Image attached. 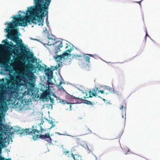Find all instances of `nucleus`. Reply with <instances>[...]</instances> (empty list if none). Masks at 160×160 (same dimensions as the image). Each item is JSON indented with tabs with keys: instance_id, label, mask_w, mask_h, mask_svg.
Returning a JSON list of instances; mask_svg holds the SVG:
<instances>
[{
	"instance_id": "f257e3e1",
	"label": "nucleus",
	"mask_w": 160,
	"mask_h": 160,
	"mask_svg": "<svg viewBox=\"0 0 160 160\" xmlns=\"http://www.w3.org/2000/svg\"><path fill=\"white\" fill-rule=\"evenodd\" d=\"M33 1L35 7L28 8L26 16H23L21 14H18V17L14 16L12 22L8 24V27L5 30L8 33H16L17 32L16 29L17 27L26 26L31 20L33 23L38 24L39 26L43 25L42 17L48 14V9L46 8L47 6L42 0Z\"/></svg>"
},
{
	"instance_id": "f03ea898",
	"label": "nucleus",
	"mask_w": 160,
	"mask_h": 160,
	"mask_svg": "<svg viewBox=\"0 0 160 160\" xmlns=\"http://www.w3.org/2000/svg\"><path fill=\"white\" fill-rule=\"evenodd\" d=\"M10 33L7 36V38L10 39L13 42L17 43H18V45H14L12 42H7V40H4L2 41V43L4 42V44H0V61L2 62L1 66H2L3 70L5 72H9L10 71V68L9 65V61L11 59L10 55H7L4 57L3 53L2 50L3 49H6L8 50L12 53H14L16 56H18L20 53L19 49L21 53L22 54H25V55L28 54V52L26 50V47L23 44L21 43L22 40L18 37H16L12 34L13 33L10 32Z\"/></svg>"
},
{
	"instance_id": "7ed1b4c3",
	"label": "nucleus",
	"mask_w": 160,
	"mask_h": 160,
	"mask_svg": "<svg viewBox=\"0 0 160 160\" xmlns=\"http://www.w3.org/2000/svg\"><path fill=\"white\" fill-rule=\"evenodd\" d=\"M6 80L8 88L11 93L18 91L21 87V85L19 83V78L15 77L13 75L10 74L9 79L7 78Z\"/></svg>"
},
{
	"instance_id": "20e7f679",
	"label": "nucleus",
	"mask_w": 160,
	"mask_h": 160,
	"mask_svg": "<svg viewBox=\"0 0 160 160\" xmlns=\"http://www.w3.org/2000/svg\"><path fill=\"white\" fill-rule=\"evenodd\" d=\"M39 131L37 129H26L22 131V134L24 135L28 134L32 135L34 140H36L38 138L42 139H44L48 142H51L52 139L50 136L49 133H47L44 135L40 134Z\"/></svg>"
},
{
	"instance_id": "39448f33",
	"label": "nucleus",
	"mask_w": 160,
	"mask_h": 160,
	"mask_svg": "<svg viewBox=\"0 0 160 160\" xmlns=\"http://www.w3.org/2000/svg\"><path fill=\"white\" fill-rule=\"evenodd\" d=\"M26 60L28 63L27 65L26 69L28 70H32L34 68V65L32 63H35L37 62V59L35 57H34V55L32 53H30L29 54H28L25 55Z\"/></svg>"
},
{
	"instance_id": "423d86ee",
	"label": "nucleus",
	"mask_w": 160,
	"mask_h": 160,
	"mask_svg": "<svg viewBox=\"0 0 160 160\" xmlns=\"http://www.w3.org/2000/svg\"><path fill=\"white\" fill-rule=\"evenodd\" d=\"M72 50L71 48L68 49L62 54V55H57L55 58V59L56 62H57L58 66H60L61 65H62V62L64 61L65 58H67L69 55H71V54L67 52H70Z\"/></svg>"
},
{
	"instance_id": "0eeeda50",
	"label": "nucleus",
	"mask_w": 160,
	"mask_h": 160,
	"mask_svg": "<svg viewBox=\"0 0 160 160\" xmlns=\"http://www.w3.org/2000/svg\"><path fill=\"white\" fill-rule=\"evenodd\" d=\"M5 97L3 93H0V112H3L4 108L6 105V102L5 101Z\"/></svg>"
},
{
	"instance_id": "6e6552de",
	"label": "nucleus",
	"mask_w": 160,
	"mask_h": 160,
	"mask_svg": "<svg viewBox=\"0 0 160 160\" xmlns=\"http://www.w3.org/2000/svg\"><path fill=\"white\" fill-rule=\"evenodd\" d=\"M54 46V50L56 52H58L60 48L62 47V41L61 40L57 41L53 44Z\"/></svg>"
},
{
	"instance_id": "1a4fd4ad",
	"label": "nucleus",
	"mask_w": 160,
	"mask_h": 160,
	"mask_svg": "<svg viewBox=\"0 0 160 160\" xmlns=\"http://www.w3.org/2000/svg\"><path fill=\"white\" fill-rule=\"evenodd\" d=\"M45 68L44 69V72L48 79H51L53 78V72L51 70V68H49L48 67L47 68V66L45 65Z\"/></svg>"
},
{
	"instance_id": "9d476101",
	"label": "nucleus",
	"mask_w": 160,
	"mask_h": 160,
	"mask_svg": "<svg viewBox=\"0 0 160 160\" xmlns=\"http://www.w3.org/2000/svg\"><path fill=\"white\" fill-rule=\"evenodd\" d=\"M2 125L0 123V131L2 129ZM3 141V135L0 133V153L1 152V149L4 148L5 145Z\"/></svg>"
},
{
	"instance_id": "9b49d317",
	"label": "nucleus",
	"mask_w": 160,
	"mask_h": 160,
	"mask_svg": "<svg viewBox=\"0 0 160 160\" xmlns=\"http://www.w3.org/2000/svg\"><path fill=\"white\" fill-rule=\"evenodd\" d=\"M50 94L49 91L47 90L43 92L42 93L40 97L42 99H47Z\"/></svg>"
},
{
	"instance_id": "f8f14e48",
	"label": "nucleus",
	"mask_w": 160,
	"mask_h": 160,
	"mask_svg": "<svg viewBox=\"0 0 160 160\" xmlns=\"http://www.w3.org/2000/svg\"><path fill=\"white\" fill-rule=\"evenodd\" d=\"M90 57H93V55L92 54H86L84 55L83 56L84 60L88 63V64H87V66H89L88 64L90 62Z\"/></svg>"
},
{
	"instance_id": "ddd939ff",
	"label": "nucleus",
	"mask_w": 160,
	"mask_h": 160,
	"mask_svg": "<svg viewBox=\"0 0 160 160\" xmlns=\"http://www.w3.org/2000/svg\"><path fill=\"white\" fill-rule=\"evenodd\" d=\"M98 88H95L94 89H92V91L90 90V91L89 92V97L91 98L93 96H97L96 92Z\"/></svg>"
},
{
	"instance_id": "4468645a",
	"label": "nucleus",
	"mask_w": 160,
	"mask_h": 160,
	"mask_svg": "<svg viewBox=\"0 0 160 160\" xmlns=\"http://www.w3.org/2000/svg\"><path fill=\"white\" fill-rule=\"evenodd\" d=\"M127 108L126 103L125 101L122 102V104L120 105L119 108L121 110H124L125 112Z\"/></svg>"
},
{
	"instance_id": "2eb2a0df",
	"label": "nucleus",
	"mask_w": 160,
	"mask_h": 160,
	"mask_svg": "<svg viewBox=\"0 0 160 160\" xmlns=\"http://www.w3.org/2000/svg\"><path fill=\"white\" fill-rule=\"evenodd\" d=\"M60 102L63 104H67V105L68 106L70 110H71L72 106L71 104H72V103H71L70 102L68 103L66 101L64 100H61L60 101Z\"/></svg>"
},
{
	"instance_id": "dca6fc26",
	"label": "nucleus",
	"mask_w": 160,
	"mask_h": 160,
	"mask_svg": "<svg viewBox=\"0 0 160 160\" xmlns=\"http://www.w3.org/2000/svg\"><path fill=\"white\" fill-rule=\"evenodd\" d=\"M29 84L30 85V88H28V92L29 93L30 92H32L33 91V89L34 88V86L33 83H29Z\"/></svg>"
},
{
	"instance_id": "f3484780",
	"label": "nucleus",
	"mask_w": 160,
	"mask_h": 160,
	"mask_svg": "<svg viewBox=\"0 0 160 160\" xmlns=\"http://www.w3.org/2000/svg\"><path fill=\"white\" fill-rule=\"evenodd\" d=\"M42 1L44 2L46 6H47V7L45 8H46L48 9V7L50 4L51 0H42Z\"/></svg>"
},
{
	"instance_id": "a211bd4d",
	"label": "nucleus",
	"mask_w": 160,
	"mask_h": 160,
	"mask_svg": "<svg viewBox=\"0 0 160 160\" xmlns=\"http://www.w3.org/2000/svg\"><path fill=\"white\" fill-rule=\"evenodd\" d=\"M36 65L37 66V68H38L39 71H41L44 70V67L42 66L41 64H40L38 63H36Z\"/></svg>"
},
{
	"instance_id": "6ab92c4d",
	"label": "nucleus",
	"mask_w": 160,
	"mask_h": 160,
	"mask_svg": "<svg viewBox=\"0 0 160 160\" xmlns=\"http://www.w3.org/2000/svg\"><path fill=\"white\" fill-rule=\"evenodd\" d=\"M82 98H76V97H75L74 96H72L71 99L74 100V99H76L77 100H78V101H77L75 103H80L81 102V101H82Z\"/></svg>"
},
{
	"instance_id": "aec40b11",
	"label": "nucleus",
	"mask_w": 160,
	"mask_h": 160,
	"mask_svg": "<svg viewBox=\"0 0 160 160\" xmlns=\"http://www.w3.org/2000/svg\"><path fill=\"white\" fill-rule=\"evenodd\" d=\"M84 103H86L88 105H92V102L90 101H88L87 100H84Z\"/></svg>"
},
{
	"instance_id": "412c9836",
	"label": "nucleus",
	"mask_w": 160,
	"mask_h": 160,
	"mask_svg": "<svg viewBox=\"0 0 160 160\" xmlns=\"http://www.w3.org/2000/svg\"><path fill=\"white\" fill-rule=\"evenodd\" d=\"M72 156L74 160H79L77 158V157H78L77 155H72Z\"/></svg>"
},
{
	"instance_id": "4be33fe9",
	"label": "nucleus",
	"mask_w": 160,
	"mask_h": 160,
	"mask_svg": "<svg viewBox=\"0 0 160 160\" xmlns=\"http://www.w3.org/2000/svg\"><path fill=\"white\" fill-rule=\"evenodd\" d=\"M49 98L51 102L52 103H53L54 102V100L53 98H52L51 97H49Z\"/></svg>"
},
{
	"instance_id": "5701e85b",
	"label": "nucleus",
	"mask_w": 160,
	"mask_h": 160,
	"mask_svg": "<svg viewBox=\"0 0 160 160\" xmlns=\"http://www.w3.org/2000/svg\"><path fill=\"white\" fill-rule=\"evenodd\" d=\"M21 74V75H22V78H24V77L26 76H27V75H28V74H26L24 73H22V74Z\"/></svg>"
},
{
	"instance_id": "b1692460",
	"label": "nucleus",
	"mask_w": 160,
	"mask_h": 160,
	"mask_svg": "<svg viewBox=\"0 0 160 160\" xmlns=\"http://www.w3.org/2000/svg\"><path fill=\"white\" fill-rule=\"evenodd\" d=\"M80 56L78 55H74L73 56V58H78V57H79Z\"/></svg>"
},
{
	"instance_id": "393cba45",
	"label": "nucleus",
	"mask_w": 160,
	"mask_h": 160,
	"mask_svg": "<svg viewBox=\"0 0 160 160\" xmlns=\"http://www.w3.org/2000/svg\"><path fill=\"white\" fill-rule=\"evenodd\" d=\"M109 90L112 93H113L114 92V89L112 88L109 89Z\"/></svg>"
},
{
	"instance_id": "a878e982",
	"label": "nucleus",
	"mask_w": 160,
	"mask_h": 160,
	"mask_svg": "<svg viewBox=\"0 0 160 160\" xmlns=\"http://www.w3.org/2000/svg\"><path fill=\"white\" fill-rule=\"evenodd\" d=\"M98 91L99 92H101L102 94H104L105 93L104 91L103 90H100Z\"/></svg>"
},
{
	"instance_id": "bb28decb",
	"label": "nucleus",
	"mask_w": 160,
	"mask_h": 160,
	"mask_svg": "<svg viewBox=\"0 0 160 160\" xmlns=\"http://www.w3.org/2000/svg\"><path fill=\"white\" fill-rule=\"evenodd\" d=\"M0 160H5V158L2 156H0Z\"/></svg>"
},
{
	"instance_id": "cd10ccee",
	"label": "nucleus",
	"mask_w": 160,
	"mask_h": 160,
	"mask_svg": "<svg viewBox=\"0 0 160 160\" xmlns=\"http://www.w3.org/2000/svg\"><path fill=\"white\" fill-rule=\"evenodd\" d=\"M41 132L42 133H43V131H44V130L42 128V127L41 126Z\"/></svg>"
},
{
	"instance_id": "c85d7f7f",
	"label": "nucleus",
	"mask_w": 160,
	"mask_h": 160,
	"mask_svg": "<svg viewBox=\"0 0 160 160\" xmlns=\"http://www.w3.org/2000/svg\"><path fill=\"white\" fill-rule=\"evenodd\" d=\"M69 152H70L68 151H65L64 153H65V155H66Z\"/></svg>"
},
{
	"instance_id": "c756f323",
	"label": "nucleus",
	"mask_w": 160,
	"mask_h": 160,
	"mask_svg": "<svg viewBox=\"0 0 160 160\" xmlns=\"http://www.w3.org/2000/svg\"><path fill=\"white\" fill-rule=\"evenodd\" d=\"M4 79H3V78L2 79H0V82H4Z\"/></svg>"
},
{
	"instance_id": "7c9ffc66",
	"label": "nucleus",
	"mask_w": 160,
	"mask_h": 160,
	"mask_svg": "<svg viewBox=\"0 0 160 160\" xmlns=\"http://www.w3.org/2000/svg\"><path fill=\"white\" fill-rule=\"evenodd\" d=\"M46 15H48V14H47V15H45L44 17H45V16H46ZM42 17V20L43 21V22H42V24H43V21H43V19H44V18H43V19H42V17Z\"/></svg>"
},
{
	"instance_id": "2f4dec72",
	"label": "nucleus",
	"mask_w": 160,
	"mask_h": 160,
	"mask_svg": "<svg viewBox=\"0 0 160 160\" xmlns=\"http://www.w3.org/2000/svg\"><path fill=\"white\" fill-rule=\"evenodd\" d=\"M3 74V72L2 71H0V74L1 75H2Z\"/></svg>"
},
{
	"instance_id": "473e14b6",
	"label": "nucleus",
	"mask_w": 160,
	"mask_h": 160,
	"mask_svg": "<svg viewBox=\"0 0 160 160\" xmlns=\"http://www.w3.org/2000/svg\"><path fill=\"white\" fill-rule=\"evenodd\" d=\"M52 122H51V123H52V127H54V126H55V125H53V124H52Z\"/></svg>"
},
{
	"instance_id": "72a5a7b5",
	"label": "nucleus",
	"mask_w": 160,
	"mask_h": 160,
	"mask_svg": "<svg viewBox=\"0 0 160 160\" xmlns=\"http://www.w3.org/2000/svg\"><path fill=\"white\" fill-rule=\"evenodd\" d=\"M148 36V33H147V32L146 31V36H145V39H146V37L147 36Z\"/></svg>"
},
{
	"instance_id": "f704fd0d",
	"label": "nucleus",
	"mask_w": 160,
	"mask_h": 160,
	"mask_svg": "<svg viewBox=\"0 0 160 160\" xmlns=\"http://www.w3.org/2000/svg\"><path fill=\"white\" fill-rule=\"evenodd\" d=\"M5 160H11V159L10 158H9L8 159H5Z\"/></svg>"
},
{
	"instance_id": "c9c22d12",
	"label": "nucleus",
	"mask_w": 160,
	"mask_h": 160,
	"mask_svg": "<svg viewBox=\"0 0 160 160\" xmlns=\"http://www.w3.org/2000/svg\"><path fill=\"white\" fill-rule=\"evenodd\" d=\"M62 82H60V83H59V85H58V86H60V85H61L62 84Z\"/></svg>"
},
{
	"instance_id": "e433bc0d",
	"label": "nucleus",
	"mask_w": 160,
	"mask_h": 160,
	"mask_svg": "<svg viewBox=\"0 0 160 160\" xmlns=\"http://www.w3.org/2000/svg\"><path fill=\"white\" fill-rule=\"evenodd\" d=\"M48 16L46 18V21H47L48 20Z\"/></svg>"
},
{
	"instance_id": "4c0bfd02",
	"label": "nucleus",
	"mask_w": 160,
	"mask_h": 160,
	"mask_svg": "<svg viewBox=\"0 0 160 160\" xmlns=\"http://www.w3.org/2000/svg\"><path fill=\"white\" fill-rule=\"evenodd\" d=\"M46 23H47V24L48 25V24H49V22H48V20L47 21H46Z\"/></svg>"
},
{
	"instance_id": "58836bf2",
	"label": "nucleus",
	"mask_w": 160,
	"mask_h": 160,
	"mask_svg": "<svg viewBox=\"0 0 160 160\" xmlns=\"http://www.w3.org/2000/svg\"><path fill=\"white\" fill-rule=\"evenodd\" d=\"M122 118H124V116L123 115H122Z\"/></svg>"
},
{
	"instance_id": "ea45409f",
	"label": "nucleus",
	"mask_w": 160,
	"mask_h": 160,
	"mask_svg": "<svg viewBox=\"0 0 160 160\" xmlns=\"http://www.w3.org/2000/svg\"><path fill=\"white\" fill-rule=\"evenodd\" d=\"M6 23H8V22L7 21V22H6Z\"/></svg>"
},
{
	"instance_id": "a19ab883",
	"label": "nucleus",
	"mask_w": 160,
	"mask_h": 160,
	"mask_svg": "<svg viewBox=\"0 0 160 160\" xmlns=\"http://www.w3.org/2000/svg\"><path fill=\"white\" fill-rule=\"evenodd\" d=\"M66 110H68V108H67Z\"/></svg>"
},
{
	"instance_id": "79ce46f5",
	"label": "nucleus",
	"mask_w": 160,
	"mask_h": 160,
	"mask_svg": "<svg viewBox=\"0 0 160 160\" xmlns=\"http://www.w3.org/2000/svg\"><path fill=\"white\" fill-rule=\"evenodd\" d=\"M4 91H3V90H2V91H3V92H4Z\"/></svg>"
},
{
	"instance_id": "37998d69",
	"label": "nucleus",
	"mask_w": 160,
	"mask_h": 160,
	"mask_svg": "<svg viewBox=\"0 0 160 160\" xmlns=\"http://www.w3.org/2000/svg\"><path fill=\"white\" fill-rule=\"evenodd\" d=\"M88 97H87V98ZM86 98V97H84V98Z\"/></svg>"
},
{
	"instance_id": "c03bdc74",
	"label": "nucleus",
	"mask_w": 160,
	"mask_h": 160,
	"mask_svg": "<svg viewBox=\"0 0 160 160\" xmlns=\"http://www.w3.org/2000/svg\"><path fill=\"white\" fill-rule=\"evenodd\" d=\"M59 133V134H61L60 133Z\"/></svg>"
}]
</instances>
